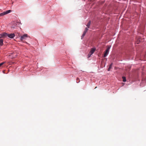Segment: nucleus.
<instances>
[{
	"instance_id": "1",
	"label": "nucleus",
	"mask_w": 146,
	"mask_h": 146,
	"mask_svg": "<svg viewBox=\"0 0 146 146\" xmlns=\"http://www.w3.org/2000/svg\"><path fill=\"white\" fill-rule=\"evenodd\" d=\"M96 48H92L91 49V50L89 52L88 55V58H90L91 55L94 53L95 51L96 50Z\"/></svg>"
},
{
	"instance_id": "2",
	"label": "nucleus",
	"mask_w": 146,
	"mask_h": 146,
	"mask_svg": "<svg viewBox=\"0 0 146 146\" xmlns=\"http://www.w3.org/2000/svg\"><path fill=\"white\" fill-rule=\"evenodd\" d=\"M11 12V10H7L6 11L4 12L1 13H0V16H2L5 15Z\"/></svg>"
},
{
	"instance_id": "3",
	"label": "nucleus",
	"mask_w": 146,
	"mask_h": 146,
	"mask_svg": "<svg viewBox=\"0 0 146 146\" xmlns=\"http://www.w3.org/2000/svg\"><path fill=\"white\" fill-rule=\"evenodd\" d=\"M28 37V35L27 34H25L23 35V36H21V40H23L26 39Z\"/></svg>"
},
{
	"instance_id": "4",
	"label": "nucleus",
	"mask_w": 146,
	"mask_h": 146,
	"mask_svg": "<svg viewBox=\"0 0 146 146\" xmlns=\"http://www.w3.org/2000/svg\"><path fill=\"white\" fill-rule=\"evenodd\" d=\"M15 36L14 33H12L11 34H8V36L11 38H13Z\"/></svg>"
},
{
	"instance_id": "5",
	"label": "nucleus",
	"mask_w": 146,
	"mask_h": 146,
	"mask_svg": "<svg viewBox=\"0 0 146 146\" xmlns=\"http://www.w3.org/2000/svg\"><path fill=\"white\" fill-rule=\"evenodd\" d=\"M8 34L6 33H2L1 34V37H3L4 36H8Z\"/></svg>"
},
{
	"instance_id": "6",
	"label": "nucleus",
	"mask_w": 146,
	"mask_h": 146,
	"mask_svg": "<svg viewBox=\"0 0 146 146\" xmlns=\"http://www.w3.org/2000/svg\"><path fill=\"white\" fill-rule=\"evenodd\" d=\"M109 52V51H108L106 50L105 52L104 53V57H106V56H107L108 55V54Z\"/></svg>"
},
{
	"instance_id": "7",
	"label": "nucleus",
	"mask_w": 146,
	"mask_h": 146,
	"mask_svg": "<svg viewBox=\"0 0 146 146\" xmlns=\"http://www.w3.org/2000/svg\"><path fill=\"white\" fill-rule=\"evenodd\" d=\"M91 22L90 21L86 25L87 27L88 28H90V25L91 24Z\"/></svg>"
},
{
	"instance_id": "8",
	"label": "nucleus",
	"mask_w": 146,
	"mask_h": 146,
	"mask_svg": "<svg viewBox=\"0 0 146 146\" xmlns=\"http://www.w3.org/2000/svg\"><path fill=\"white\" fill-rule=\"evenodd\" d=\"M3 40L2 39H0V46H2L3 44Z\"/></svg>"
},
{
	"instance_id": "9",
	"label": "nucleus",
	"mask_w": 146,
	"mask_h": 146,
	"mask_svg": "<svg viewBox=\"0 0 146 146\" xmlns=\"http://www.w3.org/2000/svg\"><path fill=\"white\" fill-rule=\"evenodd\" d=\"M112 64L111 63V64L110 65V66H109V68H108V71H110V69H111L112 68Z\"/></svg>"
},
{
	"instance_id": "10",
	"label": "nucleus",
	"mask_w": 146,
	"mask_h": 146,
	"mask_svg": "<svg viewBox=\"0 0 146 146\" xmlns=\"http://www.w3.org/2000/svg\"><path fill=\"white\" fill-rule=\"evenodd\" d=\"M88 28L86 27L85 29V30L84 31V32L86 33L88 31Z\"/></svg>"
},
{
	"instance_id": "11",
	"label": "nucleus",
	"mask_w": 146,
	"mask_h": 146,
	"mask_svg": "<svg viewBox=\"0 0 146 146\" xmlns=\"http://www.w3.org/2000/svg\"><path fill=\"white\" fill-rule=\"evenodd\" d=\"M107 49H106V50L109 51V50L110 49V48L111 46H107Z\"/></svg>"
},
{
	"instance_id": "12",
	"label": "nucleus",
	"mask_w": 146,
	"mask_h": 146,
	"mask_svg": "<svg viewBox=\"0 0 146 146\" xmlns=\"http://www.w3.org/2000/svg\"><path fill=\"white\" fill-rule=\"evenodd\" d=\"M122 78L123 79V81L124 82H125L126 81V78L124 77H123Z\"/></svg>"
},
{
	"instance_id": "13",
	"label": "nucleus",
	"mask_w": 146,
	"mask_h": 146,
	"mask_svg": "<svg viewBox=\"0 0 146 146\" xmlns=\"http://www.w3.org/2000/svg\"><path fill=\"white\" fill-rule=\"evenodd\" d=\"M86 33L83 32V33L82 36V38H83L85 35Z\"/></svg>"
},
{
	"instance_id": "14",
	"label": "nucleus",
	"mask_w": 146,
	"mask_h": 146,
	"mask_svg": "<svg viewBox=\"0 0 146 146\" xmlns=\"http://www.w3.org/2000/svg\"><path fill=\"white\" fill-rule=\"evenodd\" d=\"M5 63L4 62H3L0 64V67H1L3 64Z\"/></svg>"
},
{
	"instance_id": "15",
	"label": "nucleus",
	"mask_w": 146,
	"mask_h": 146,
	"mask_svg": "<svg viewBox=\"0 0 146 146\" xmlns=\"http://www.w3.org/2000/svg\"><path fill=\"white\" fill-rule=\"evenodd\" d=\"M97 88V87H95V88Z\"/></svg>"
}]
</instances>
